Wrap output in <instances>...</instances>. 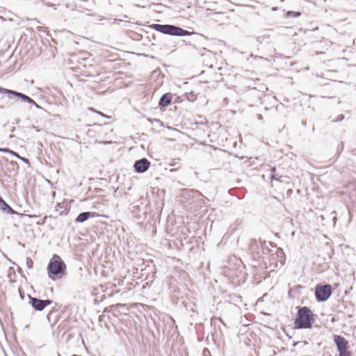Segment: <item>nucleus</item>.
I'll return each instance as SVG.
<instances>
[{
  "label": "nucleus",
  "instance_id": "obj_22",
  "mask_svg": "<svg viewBox=\"0 0 356 356\" xmlns=\"http://www.w3.org/2000/svg\"><path fill=\"white\" fill-rule=\"evenodd\" d=\"M98 113H99V115H101L102 116H106L104 114H103V113H101V112H98Z\"/></svg>",
  "mask_w": 356,
  "mask_h": 356
},
{
  "label": "nucleus",
  "instance_id": "obj_4",
  "mask_svg": "<svg viewBox=\"0 0 356 356\" xmlns=\"http://www.w3.org/2000/svg\"><path fill=\"white\" fill-rule=\"evenodd\" d=\"M334 338L339 356H352L351 352L348 350V341L344 337L339 335H334Z\"/></svg>",
  "mask_w": 356,
  "mask_h": 356
},
{
  "label": "nucleus",
  "instance_id": "obj_1",
  "mask_svg": "<svg viewBox=\"0 0 356 356\" xmlns=\"http://www.w3.org/2000/svg\"><path fill=\"white\" fill-rule=\"evenodd\" d=\"M293 322L295 329H309L315 321V315L307 307H298Z\"/></svg>",
  "mask_w": 356,
  "mask_h": 356
},
{
  "label": "nucleus",
  "instance_id": "obj_6",
  "mask_svg": "<svg viewBox=\"0 0 356 356\" xmlns=\"http://www.w3.org/2000/svg\"><path fill=\"white\" fill-rule=\"evenodd\" d=\"M29 304L31 307L37 311L43 310L47 306L51 305V300L49 299L41 300L38 298L32 297L29 296Z\"/></svg>",
  "mask_w": 356,
  "mask_h": 356
},
{
  "label": "nucleus",
  "instance_id": "obj_27",
  "mask_svg": "<svg viewBox=\"0 0 356 356\" xmlns=\"http://www.w3.org/2000/svg\"><path fill=\"white\" fill-rule=\"evenodd\" d=\"M59 356H61V355L59 354Z\"/></svg>",
  "mask_w": 356,
  "mask_h": 356
},
{
  "label": "nucleus",
  "instance_id": "obj_9",
  "mask_svg": "<svg viewBox=\"0 0 356 356\" xmlns=\"http://www.w3.org/2000/svg\"><path fill=\"white\" fill-rule=\"evenodd\" d=\"M0 209L5 213L9 214L17 213L0 196Z\"/></svg>",
  "mask_w": 356,
  "mask_h": 356
},
{
  "label": "nucleus",
  "instance_id": "obj_7",
  "mask_svg": "<svg viewBox=\"0 0 356 356\" xmlns=\"http://www.w3.org/2000/svg\"><path fill=\"white\" fill-rule=\"evenodd\" d=\"M150 162L147 159L138 160L134 163V168L137 172H144L149 168Z\"/></svg>",
  "mask_w": 356,
  "mask_h": 356
},
{
  "label": "nucleus",
  "instance_id": "obj_10",
  "mask_svg": "<svg viewBox=\"0 0 356 356\" xmlns=\"http://www.w3.org/2000/svg\"><path fill=\"white\" fill-rule=\"evenodd\" d=\"M100 215L96 212H84L78 216L76 219V222H83L87 220L90 217H99Z\"/></svg>",
  "mask_w": 356,
  "mask_h": 356
},
{
  "label": "nucleus",
  "instance_id": "obj_23",
  "mask_svg": "<svg viewBox=\"0 0 356 356\" xmlns=\"http://www.w3.org/2000/svg\"><path fill=\"white\" fill-rule=\"evenodd\" d=\"M196 99V97H194L193 99H192V101H194Z\"/></svg>",
  "mask_w": 356,
  "mask_h": 356
},
{
  "label": "nucleus",
  "instance_id": "obj_24",
  "mask_svg": "<svg viewBox=\"0 0 356 356\" xmlns=\"http://www.w3.org/2000/svg\"><path fill=\"white\" fill-rule=\"evenodd\" d=\"M196 99V97H194L193 99H192V101H194Z\"/></svg>",
  "mask_w": 356,
  "mask_h": 356
},
{
  "label": "nucleus",
  "instance_id": "obj_5",
  "mask_svg": "<svg viewBox=\"0 0 356 356\" xmlns=\"http://www.w3.org/2000/svg\"><path fill=\"white\" fill-rule=\"evenodd\" d=\"M332 294V286L330 284H318L315 289V296L318 301L327 300Z\"/></svg>",
  "mask_w": 356,
  "mask_h": 356
},
{
  "label": "nucleus",
  "instance_id": "obj_25",
  "mask_svg": "<svg viewBox=\"0 0 356 356\" xmlns=\"http://www.w3.org/2000/svg\"><path fill=\"white\" fill-rule=\"evenodd\" d=\"M196 99V97H194L193 99H192V101H194Z\"/></svg>",
  "mask_w": 356,
  "mask_h": 356
},
{
  "label": "nucleus",
  "instance_id": "obj_16",
  "mask_svg": "<svg viewBox=\"0 0 356 356\" xmlns=\"http://www.w3.org/2000/svg\"><path fill=\"white\" fill-rule=\"evenodd\" d=\"M0 152H6L12 154V153H13L14 151L10 149L9 148H0Z\"/></svg>",
  "mask_w": 356,
  "mask_h": 356
},
{
  "label": "nucleus",
  "instance_id": "obj_17",
  "mask_svg": "<svg viewBox=\"0 0 356 356\" xmlns=\"http://www.w3.org/2000/svg\"><path fill=\"white\" fill-rule=\"evenodd\" d=\"M57 207L60 209L64 208V211L67 210V206H65L64 203H59L58 204Z\"/></svg>",
  "mask_w": 356,
  "mask_h": 356
},
{
  "label": "nucleus",
  "instance_id": "obj_20",
  "mask_svg": "<svg viewBox=\"0 0 356 356\" xmlns=\"http://www.w3.org/2000/svg\"><path fill=\"white\" fill-rule=\"evenodd\" d=\"M31 104L35 105V107H37V108H40V106H39L38 105V104H37L35 101H34V103H31Z\"/></svg>",
  "mask_w": 356,
  "mask_h": 356
},
{
  "label": "nucleus",
  "instance_id": "obj_8",
  "mask_svg": "<svg viewBox=\"0 0 356 356\" xmlns=\"http://www.w3.org/2000/svg\"><path fill=\"white\" fill-rule=\"evenodd\" d=\"M7 95H12L16 97L19 98L22 102L27 103H34V100L29 96L15 90H5Z\"/></svg>",
  "mask_w": 356,
  "mask_h": 356
},
{
  "label": "nucleus",
  "instance_id": "obj_14",
  "mask_svg": "<svg viewBox=\"0 0 356 356\" xmlns=\"http://www.w3.org/2000/svg\"><path fill=\"white\" fill-rule=\"evenodd\" d=\"M301 13L299 12L289 11L286 13L287 16H293L295 17L300 16Z\"/></svg>",
  "mask_w": 356,
  "mask_h": 356
},
{
  "label": "nucleus",
  "instance_id": "obj_3",
  "mask_svg": "<svg viewBox=\"0 0 356 356\" xmlns=\"http://www.w3.org/2000/svg\"><path fill=\"white\" fill-rule=\"evenodd\" d=\"M154 29L161 33L172 35H188L190 33L181 28L172 25L154 24Z\"/></svg>",
  "mask_w": 356,
  "mask_h": 356
},
{
  "label": "nucleus",
  "instance_id": "obj_12",
  "mask_svg": "<svg viewBox=\"0 0 356 356\" xmlns=\"http://www.w3.org/2000/svg\"><path fill=\"white\" fill-rule=\"evenodd\" d=\"M12 155H13L15 157H16L18 159H19L22 161H23L24 163L27 164L29 168L31 167V164H30V162H29L28 159H26L25 157H23V156H21L18 153H17L15 152H13V153H12Z\"/></svg>",
  "mask_w": 356,
  "mask_h": 356
},
{
  "label": "nucleus",
  "instance_id": "obj_26",
  "mask_svg": "<svg viewBox=\"0 0 356 356\" xmlns=\"http://www.w3.org/2000/svg\"><path fill=\"white\" fill-rule=\"evenodd\" d=\"M90 110L92 111H95L92 108H90Z\"/></svg>",
  "mask_w": 356,
  "mask_h": 356
},
{
  "label": "nucleus",
  "instance_id": "obj_11",
  "mask_svg": "<svg viewBox=\"0 0 356 356\" xmlns=\"http://www.w3.org/2000/svg\"><path fill=\"white\" fill-rule=\"evenodd\" d=\"M172 95L170 93L164 94L159 101V106L161 107L165 108L170 105L172 102Z\"/></svg>",
  "mask_w": 356,
  "mask_h": 356
},
{
  "label": "nucleus",
  "instance_id": "obj_2",
  "mask_svg": "<svg viewBox=\"0 0 356 356\" xmlns=\"http://www.w3.org/2000/svg\"><path fill=\"white\" fill-rule=\"evenodd\" d=\"M66 265L63 261L60 259L58 256H54L50 260L47 266V272L49 278L54 280L55 277H60L65 274Z\"/></svg>",
  "mask_w": 356,
  "mask_h": 356
},
{
  "label": "nucleus",
  "instance_id": "obj_19",
  "mask_svg": "<svg viewBox=\"0 0 356 356\" xmlns=\"http://www.w3.org/2000/svg\"><path fill=\"white\" fill-rule=\"evenodd\" d=\"M5 90H10L9 89L2 88L0 87V93L6 94Z\"/></svg>",
  "mask_w": 356,
  "mask_h": 356
},
{
  "label": "nucleus",
  "instance_id": "obj_13",
  "mask_svg": "<svg viewBox=\"0 0 356 356\" xmlns=\"http://www.w3.org/2000/svg\"><path fill=\"white\" fill-rule=\"evenodd\" d=\"M9 165L10 166L11 170L13 171H17L18 170V168H19L18 163L16 161H11L9 163Z\"/></svg>",
  "mask_w": 356,
  "mask_h": 356
},
{
  "label": "nucleus",
  "instance_id": "obj_21",
  "mask_svg": "<svg viewBox=\"0 0 356 356\" xmlns=\"http://www.w3.org/2000/svg\"><path fill=\"white\" fill-rule=\"evenodd\" d=\"M31 104L35 105V107H37V108H40V106H39L38 105V104H37L35 101H34V103H31Z\"/></svg>",
  "mask_w": 356,
  "mask_h": 356
},
{
  "label": "nucleus",
  "instance_id": "obj_18",
  "mask_svg": "<svg viewBox=\"0 0 356 356\" xmlns=\"http://www.w3.org/2000/svg\"><path fill=\"white\" fill-rule=\"evenodd\" d=\"M27 266L29 268H31L33 266V261L31 259H27Z\"/></svg>",
  "mask_w": 356,
  "mask_h": 356
},
{
  "label": "nucleus",
  "instance_id": "obj_15",
  "mask_svg": "<svg viewBox=\"0 0 356 356\" xmlns=\"http://www.w3.org/2000/svg\"><path fill=\"white\" fill-rule=\"evenodd\" d=\"M58 335H61L62 337H64L65 333H66V330L64 329V327H61L60 325L58 327Z\"/></svg>",
  "mask_w": 356,
  "mask_h": 356
}]
</instances>
